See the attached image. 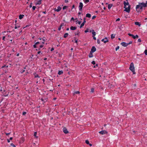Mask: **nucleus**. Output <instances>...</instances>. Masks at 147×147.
<instances>
[{
	"label": "nucleus",
	"mask_w": 147,
	"mask_h": 147,
	"mask_svg": "<svg viewBox=\"0 0 147 147\" xmlns=\"http://www.w3.org/2000/svg\"><path fill=\"white\" fill-rule=\"evenodd\" d=\"M75 7V5H72V9H73V8H74Z\"/></svg>",
	"instance_id": "62"
},
{
	"label": "nucleus",
	"mask_w": 147,
	"mask_h": 147,
	"mask_svg": "<svg viewBox=\"0 0 147 147\" xmlns=\"http://www.w3.org/2000/svg\"><path fill=\"white\" fill-rule=\"evenodd\" d=\"M20 27V26L19 25H18L17 24H15L14 28L16 29Z\"/></svg>",
	"instance_id": "19"
},
{
	"label": "nucleus",
	"mask_w": 147,
	"mask_h": 147,
	"mask_svg": "<svg viewBox=\"0 0 147 147\" xmlns=\"http://www.w3.org/2000/svg\"><path fill=\"white\" fill-rule=\"evenodd\" d=\"M92 36L94 37L96 35V32L94 30H92Z\"/></svg>",
	"instance_id": "17"
},
{
	"label": "nucleus",
	"mask_w": 147,
	"mask_h": 147,
	"mask_svg": "<svg viewBox=\"0 0 147 147\" xmlns=\"http://www.w3.org/2000/svg\"><path fill=\"white\" fill-rule=\"evenodd\" d=\"M92 63L93 65H95V62L94 61H93L92 62Z\"/></svg>",
	"instance_id": "41"
},
{
	"label": "nucleus",
	"mask_w": 147,
	"mask_h": 147,
	"mask_svg": "<svg viewBox=\"0 0 147 147\" xmlns=\"http://www.w3.org/2000/svg\"><path fill=\"white\" fill-rule=\"evenodd\" d=\"M93 37V38L94 39V40H96V38L95 37V36H94V37Z\"/></svg>",
	"instance_id": "59"
},
{
	"label": "nucleus",
	"mask_w": 147,
	"mask_h": 147,
	"mask_svg": "<svg viewBox=\"0 0 147 147\" xmlns=\"http://www.w3.org/2000/svg\"><path fill=\"white\" fill-rule=\"evenodd\" d=\"M61 9V7L60 6H58L57 7V9H56V8H55L54 10L55 11H57V12H59L60 11Z\"/></svg>",
	"instance_id": "11"
},
{
	"label": "nucleus",
	"mask_w": 147,
	"mask_h": 147,
	"mask_svg": "<svg viewBox=\"0 0 147 147\" xmlns=\"http://www.w3.org/2000/svg\"><path fill=\"white\" fill-rule=\"evenodd\" d=\"M11 145L13 147H16V146L13 143L11 144Z\"/></svg>",
	"instance_id": "34"
},
{
	"label": "nucleus",
	"mask_w": 147,
	"mask_h": 147,
	"mask_svg": "<svg viewBox=\"0 0 147 147\" xmlns=\"http://www.w3.org/2000/svg\"><path fill=\"white\" fill-rule=\"evenodd\" d=\"M63 73V71L62 70L59 71L58 72V74L59 75H60L62 74Z\"/></svg>",
	"instance_id": "21"
},
{
	"label": "nucleus",
	"mask_w": 147,
	"mask_h": 147,
	"mask_svg": "<svg viewBox=\"0 0 147 147\" xmlns=\"http://www.w3.org/2000/svg\"><path fill=\"white\" fill-rule=\"evenodd\" d=\"M41 3V0H40L37 1L36 4L38 5H40Z\"/></svg>",
	"instance_id": "20"
},
{
	"label": "nucleus",
	"mask_w": 147,
	"mask_h": 147,
	"mask_svg": "<svg viewBox=\"0 0 147 147\" xmlns=\"http://www.w3.org/2000/svg\"><path fill=\"white\" fill-rule=\"evenodd\" d=\"M129 69L133 72L134 74H135L134 67V64L133 63H131L130 64Z\"/></svg>",
	"instance_id": "1"
},
{
	"label": "nucleus",
	"mask_w": 147,
	"mask_h": 147,
	"mask_svg": "<svg viewBox=\"0 0 147 147\" xmlns=\"http://www.w3.org/2000/svg\"><path fill=\"white\" fill-rule=\"evenodd\" d=\"M8 95V94H6L5 95L4 94H3L2 95V96H4V97H6V96H7Z\"/></svg>",
	"instance_id": "32"
},
{
	"label": "nucleus",
	"mask_w": 147,
	"mask_h": 147,
	"mask_svg": "<svg viewBox=\"0 0 147 147\" xmlns=\"http://www.w3.org/2000/svg\"><path fill=\"white\" fill-rule=\"evenodd\" d=\"M101 41L104 42L105 43H106L109 42V40L107 37H106L105 38L102 39L101 40Z\"/></svg>",
	"instance_id": "6"
},
{
	"label": "nucleus",
	"mask_w": 147,
	"mask_h": 147,
	"mask_svg": "<svg viewBox=\"0 0 147 147\" xmlns=\"http://www.w3.org/2000/svg\"><path fill=\"white\" fill-rule=\"evenodd\" d=\"M120 20V18H118L116 20V21H119Z\"/></svg>",
	"instance_id": "56"
},
{
	"label": "nucleus",
	"mask_w": 147,
	"mask_h": 147,
	"mask_svg": "<svg viewBox=\"0 0 147 147\" xmlns=\"http://www.w3.org/2000/svg\"><path fill=\"white\" fill-rule=\"evenodd\" d=\"M67 7L66 6H64L63 7V10H64V9H66V8H67Z\"/></svg>",
	"instance_id": "37"
},
{
	"label": "nucleus",
	"mask_w": 147,
	"mask_h": 147,
	"mask_svg": "<svg viewBox=\"0 0 147 147\" xmlns=\"http://www.w3.org/2000/svg\"><path fill=\"white\" fill-rule=\"evenodd\" d=\"M40 48H42L43 47V45H41L40 46H39Z\"/></svg>",
	"instance_id": "47"
},
{
	"label": "nucleus",
	"mask_w": 147,
	"mask_h": 147,
	"mask_svg": "<svg viewBox=\"0 0 147 147\" xmlns=\"http://www.w3.org/2000/svg\"><path fill=\"white\" fill-rule=\"evenodd\" d=\"M77 27H76L71 26L70 27V29L71 30H75L76 29Z\"/></svg>",
	"instance_id": "12"
},
{
	"label": "nucleus",
	"mask_w": 147,
	"mask_h": 147,
	"mask_svg": "<svg viewBox=\"0 0 147 147\" xmlns=\"http://www.w3.org/2000/svg\"><path fill=\"white\" fill-rule=\"evenodd\" d=\"M30 25H26L24 28H25L27 27H29Z\"/></svg>",
	"instance_id": "60"
},
{
	"label": "nucleus",
	"mask_w": 147,
	"mask_h": 147,
	"mask_svg": "<svg viewBox=\"0 0 147 147\" xmlns=\"http://www.w3.org/2000/svg\"><path fill=\"white\" fill-rule=\"evenodd\" d=\"M144 52L145 55H147V49L145 50Z\"/></svg>",
	"instance_id": "36"
},
{
	"label": "nucleus",
	"mask_w": 147,
	"mask_h": 147,
	"mask_svg": "<svg viewBox=\"0 0 147 147\" xmlns=\"http://www.w3.org/2000/svg\"><path fill=\"white\" fill-rule=\"evenodd\" d=\"M68 33H66L64 34V36H63V37L64 38H66L68 36Z\"/></svg>",
	"instance_id": "22"
},
{
	"label": "nucleus",
	"mask_w": 147,
	"mask_h": 147,
	"mask_svg": "<svg viewBox=\"0 0 147 147\" xmlns=\"http://www.w3.org/2000/svg\"><path fill=\"white\" fill-rule=\"evenodd\" d=\"M115 35L113 34H112L111 36V39H113L115 38Z\"/></svg>",
	"instance_id": "27"
},
{
	"label": "nucleus",
	"mask_w": 147,
	"mask_h": 147,
	"mask_svg": "<svg viewBox=\"0 0 147 147\" xmlns=\"http://www.w3.org/2000/svg\"><path fill=\"white\" fill-rule=\"evenodd\" d=\"M64 23H62V24H61V25H60V26L61 27L62 26H64Z\"/></svg>",
	"instance_id": "50"
},
{
	"label": "nucleus",
	"mask_w": 147,
	"mask_h": 147,
	"mask_svg": "<svg viewBox=\"0 0 147 147\" xmlns=\"http://www.w3.org/2000/svg\"><path fill=\"white\" fill-rule=\"evenodd\" d=\"M85 142L86 144H89V141L88 140H86L85 141Z\"/></svg>",
	"instance_id": "30"
},
{
	"label": "nucleus",
	"mask_w": 147,
	"mask_h": 147,
	"mask_svg": "<svg viewBox=\"0 0 147 147\" xmlns=\"http://www.w3.org/2000/svg\"><path fill=\"white\" fill-rule=\"evenodd\" d=\"M99 133L102 135H103L107 133V132L106 130H102L99 132Z\"/></svg>",
	"instance_id": "5"
},
{
	"label": "nucleus",
	"mask_w": 147,
	"mask_h": 147,
	"mask_svg": "<svg viewBox=\"0 0 147 147\" xmlns=\"http://www.w3.org/2000/svg\"><path fill=\"white\" fill-rule=\"evenodd\" d=\"M96 51V48L94 46H93L92 47V48L91 49V50L90 51L91 53H93L94 52Z\"/></svg>",
	"instance_id": "8"
},
{
	"label": "nucleus",
	"mask_w": 147,
	"mask_h": 147,
	"mask_svg": "<svg viewBox=\"0 0 147 147\" xmlns=\"http://www.w3.org/2000/svg\"><path fill=\"white\" fill-rule=\"evenodd\" d=\"M63 132L65 134L68 133L69 132L66 128L64 127L63 129Z\"/></svg>",
	"instance_id": "9"
},
{
	"label": "nucleus",
	"mask_w": 147,
	"mask_h": 147,
	"mask_svg": "<svg viewBox=\"0 0 147 147\" xmlns=\"http://www.w3.org/2000/svg\"><path fill=\"white\" fill-rule=\"evenodd\" d=\"M88 31H89V29H88V28H87L86 30L85 31V32L86 33V32H88Z\"/></svg>",
	"instance_id": "35"
},
{
	"label": "nucleus",
	"mask_w": 147,
	"mask_h": 147,
	"mask_svg": "<svg viewBox=\"0 0 147 147\" xmlns=\"http://www.w3.org/2000/svg\"><path fill=\"white\" fill-rule=\"evenodd\" d=\"M75 34L76 35H79L80 34V32L78 31L76 33V32H75Z\"/></svg>",
	"instance_id": "29"
},
{
	"label": "nucleus",
	"mask_w": 147,
	"mask_h": 147,
	"mask_svg": "<svg viewBox=\"0 0 147 147\" xmlns=\"http://www.w3.org/2000/svg\"><path fill=\"white\" fill-rule=\"evenodd\" d=\"M132 41H130L129 43H127L128 45H130V44H131L132 43Z\"/></svg>",
	"instance_id": "53"
},
{
	"label": "nucleus",
	"mask_w": 147,
	"mask_h": 147,
	"mask_svg": "<svg viewBox=\"0 0 147 147\" xmlns=\"http://www.w3.org/2000/svg\"><path fill=\"white\" fill-rule=\"evenodd\" d=\"M119 49V46H117L115 49L116 51H117L118 49Z\"/></svg>",
	"instance_id": "38"
},
{
	"label": "nucleus",
	"mask_w": 147,
	"mask_h": 147,
	"mask_svg": "<svg viewBox=\"0 0 147 147\" xmlns=\"http://www.w3.org/2000/svg\"><path fill=\"white\" fill-rule=\"evenodd\" d=\"M96 16H93L92 17V19H95L96 18Z\"/></svg>",
	"instance_id": "42"
},
{
	"label": "nucleus",
	"mask_w": 147,
	"mask_h": 147,
	"mask_svg": "<svg viewBox=\"0 0 147 147\" xmlns=\"http://www.w3.org/2000/svg\"><path fill=\"white\" fill-rule=\"evenodd\" d=\"M84 25V23H82L81 25L80 26V28H81L82 27H83Z\"/></svg>",
	"instance_id": "31"
},
{
	"label": "nucleus",
	"mask_w": 147,
	"mask_h": 147,
	"mask_svg": "<svg viewBox=\"0 0 147 147\" xmlns=\"http://www.w3.org/2000/svg\"><path fill=\"white\" fill-rule=\"evenodd\" d=\"M138 42H141V40L140 38L138 39Z\"/></svg>",
	"instance_id": "46"
},
{
	"label": "nucleus",
	"mask_w": 147,
	"mask_h": 147,
	"mask_svg": "<svg viewBox=\"0 0 147 147\" xmlns=\"http://www.w3.org/2000/svg\"><path fill=\"white\" fill-rule=\"evenodd\" d=\"M124 6H126H126L127 5H129V3L128 2L126 3L125 2V1H124Z\"/></svg>",
	"instance_id": "14"
},
{
	"label": "nucleus",
	"mask_w": 147,
	"mask_h": 147,
	"mask_svg": "<svg viewBox=\"0 0 147 147\" xmlns=\"http://www.w3.org/2000/svg\"><path fill=\"white\" fill-rule=\"evenodd\" d=\"M35 78H40V77L37 74H36L35 75Z\"/></svg>",
	"instance_id": "33"
},
{
	"label": "nucleus",
	"mask_w": 147,
	"mask_h": 147,
	"mask_svg": "<svg viewBox=\"0 0 147 147\" xmlns=\"http://www.w3.org/2000/svg\"><path fill=\"white\" fill-rule=\"evenodd\" d=\"M135 24L136 25H138L139 26H140L141 25L138 22H136L135 23Z\"/></svg>",
	"instance_id": "23"
},
{
	"label": "nucleus",
	"mask_w": 147,
	"mask_h": 147,
	"mask_svg": "<svg viewBox=\"0 0 147 147\" xmlns=\"http://www.w3.org/2000/svg\"><path fill=\"white\" fill-rule=\"evenodd\" d=\"M10 134V133H5L6 135L7 136L8 135Z\"/></svg>",
	"instance_id": "58"
},
{
	"label": "nucleus",
	"mask_w": 147,
	"mask_h": 147,
	"mask_svg": "<svg viewBox=\"0 0 147 147\" xmlns=\"http://www.w3.org/2000/svg\"><path fill=\"white\" fill-rule=\"evenodd\" d=\"M128 35H129V36H131V37H132V34H131L130 33H128Z\"/></svg>",
	"instance_id": "54"
},
{
	"label": "nucleus",
	"mask_w": 147,
	"mask_h": 147,
	"mask_svg": "<svg viewBox=\"0 0 147 147\" xmlns=\"http://www.w3.org/2000/svg\"><path fill=\"white\" fill-rule=\"evenodd\" d=\"M6 67V65H4V66H2L1 67V68H3L4 67Z\"/></svg>",
	"instance_id": "63"
},
{
	"label": "nucleus",
	"mask_w": 147,
	"mask_h": 147,
	"mask_svg": "<svg viewBox=\"0 0 147 147\" xmlns=\"http://www.w3.org/2000/svg\"><path fill=\"white\" fill-rule=\"evenodd\" d=\"M26 114V113L25 112H23L22 114L23 115H25Z\"/></svg>",
	"instance_id": "43"
},
{
	"label": "nucleus",
	"mask_w": 147,
	"mask_h": 147,
	"mask_svg": "<svg viewBox=\"0 0 147 147\" xmlns=\"http://www.w3.org/2000/svg\"><path fill=\"white\" fill-rule=\"evenodd\" d=\"M33 46V47L34 48H36L37 47H36V44H35Z\"/></svg>",
	"instance_id": "44"
},
{
	"label": "nucleus",
	"mask_w": 147,
	"mask_h": 147,
	"mask_svg": "<svg viewBox=\"0 0 147 147\" xmlns=\"http://www.w3.org/2000/svg\"><path fill=\"white\" fill-rule=\"evenodd\" d=\"M2 91V88L1 87V84H0V91Z\"/></svg>",
	"instance_id": "57"
},
{
	"label": "nucleus",
	"mask_w": 147,
	"mask_h": 147,
	"mask_svg": "<svg viewBox=\"0 0 147 147\" xmlns=\"http://www.w3.org/2000/svg\"><path fill=\"white\" fill-rule=\"evenodd\" d=\"M26 69V67H24L23 68V69L21 71V73H22L25 71V69Z\"/></svg>",
	"instance_id": "26"
},
{
	"label": "nucleus",
	"mask_w": 147,
	"mask_h": 147,
	"mask_svg": "<svg viewBox=\"0 0 147 147\" xmlns=\"http://www.w3.org/2000/svg\"><path fill=\"white\" fill-rule=\"evenodd\" d=\"M75 42L76 43H77L78 42V41H77V40H75Z\"/></svg>",
	"instance_id": "64"
},
{
	"label": "nucleus",
	"mask_w": 147,
	"mask_h": 147,
	"mask_svg": "<svg viewBox=\"0 0 147 147\" xmlns=\"http://www.w3.org/2000/svg\"><path fill=\"white\" fill-rule=\"evenodd\" d=\"M91 15L90 14H89V13H88L86 14V17L90 18L91 17Z\"/></svg>",
	"instance_id": "16"
},
{
	"label": "nucleus",
	"mask_w": 147,
	"mask_h": 147,
	"mask_svg": "<svg viewBox=\"0 0 147 147\" xmlns=\"http://www.w3.org/2000/svg\"><path fill=\"white\" fill-rule=\"evenodd\" d=\"M84 21H83V23H84V24H85V23H86V20H86L85 18H84Z\"/></svg>",
	"instance_id": "45"
},
{
	"label": "nucleus",
	"mask_w": 147,
	"mask_h": 147,
	"mask_svg": "<svg viewBox=\"0 0 147 147\" xmlns=\"http://www.w3.org/2000/svg\"><path fill=\"white\" fill-rule=\"evenodd\" d=\"M81 21H78V23L79 24H80L81 23Z\"/></svg>",
	"instance_id": "61"
},
{
	"label": "nucleus",
	"mask_w": 147,
	"mask_h": 147,
	"mask_svg": "<svg viewBox=\"0 0 147 147\" xmlns=\"http://www.w3.org/2000/svg\"><path fill=\"white\" fill-rule=\"evenodd\" d=\"M97 43L98 44H100V41L99 39H98L97 40Z\"/></svg>",
	"instance_id": "40"
},
{
	"label": "nucleus",
	"mask_w": 147,
	"mask_h": 147,
	"mask_svg": "<svg viewBox=\"0 0 147 147\" xmlns=\"http://www.w3.org/2000/svg\"><path fill=\"white\" fill-rule=\"evenodd\" d=\"M98 66V64H96L95 65H94V68H96V67H97Z\"/></svg>",
	"instance_id": "52"
},
{
	"label": "nucleus",
	"mask_w": 147,
	"mask_h": 147,
	"mask_svg": "<svg viewBox=\"0 0 147 147\" xmlns=\"http://www.w3.org/2000/svg\"><path fill=\"white\" fill-rule=\"evenodd\" d=\"M94 89L93 88H91V92H94Z\"/></svg>",
	"instance_id": "48"
},
{
	"label": "nucleus",
	"mask_w": 147,
	"mask_h": 147,
	"mask_svg": "<svg viewBox=\"0 0 147 147\" xmlns=\"http://www.w3.org/2000/svg\"><path fill=\"white\" fill-rule=\"evenodd\" d=\"M83 4L82 2H80L79 3V10L80 11H82L83 7Z\"/></svg>",
	"instance_id": "4"
},
{
	"label": "nucleus",
	"mask_w": 147,
	"mask_h": 147,
	"mask_svg": "<svg viewBox=\"0 0 147 147\" xmlns=\"http://www.w3.org/2000/svg\"><path fill=\"white\" fill-rule=\"evenodd\" d=\"M113 6L112 4H109L108 5V8L109 9H110Z\"/></svg>",
	"instance_id": "18"
},
{
	"label": "nucleus",
	"mask_w": 147,
	"mask_h": 147,
	"mask_svg": "<svg viewBox=\"0 0 147 147\" xmlns=\"http://www.w3.org/2000/svg\"><path fill=\"white\" fill-rule=\"evenodd\" d=\"M40 43V42H37L35 44L36 45H38V44H39Z\"/></svg>",
	"instance_id": "49"
},
{
	"label": "nucleus",
	"mask_w": 147,
	"mask_h": 147,
	"mask_svg": "<svg viewBox=\"0 0 147 147\" xmlns=\"http://www.w3.org/2000/svg\"><path fill=\"white\" fill-rule=\"evenodd\" d=\"M37 134V132H34V137L35 138H38V136H37L36 135Z\"/></svg>",
	"instance_id": "24"
},
{
	"label": "nucleus",
	"mask_w": 147,
	"mask_h": 147,
	"mask_svg": "<svg viewBox=\"0 0 147 147\" xmlns=\"http://www.w3.org/2000/svg\"><path fill=\"white\" fill-rule=\"evenodd\" d=\"M89 0H85L84 1V2L85 3H87L88 2H89Z\"/></svg>",
	"instance_id": "28"
},
{
	"label": "nucleus",
	"mask_w": 147,
	"mask_h": 147,
	"mask_svg": "<svg viewBox=\"0 0 147 147\" xmlns=\"http://www.w3.org/2000/svg\"><path fill=\"white\" fill-rule=\"evenodd\" d=\"M139 4H141V5H142L143 6V7H146L147 6V1H146V3H139Z\"/></svg>",
	"instance_id": "7"
},
{
	"label": "nucleus",
	"mask_w": 147,
	"mask_h": 147,
	"mask_svg": "<svg viewBox=\"0 0 147 147\" xmlns=\"http://www.w3.org/2000/svg\"><path fill=\"white\" fill-rule=\"evenodd\" d=\"M143 6L141 5V4L137 5L136 6V9L138 12L139 11V10H138V9L140 8V9H142Z\"/></svg>",
	"instance_id": "2"
},
{
	"label": "nucleus",
	"mask_w": 147,
	"mask_h": 147,
	"mask_svg": "<svg viewBox=\"0 0 147 147\" xmlns=\"http://www.w3.org/2000/svg\"><path fill=\"white\" fill-rule=\"evenodd\" d=\"M61 27L60 26L59 28H58V30L59 31H60V30H61Z\"/></svg>",
	"instance_id": "51"
},
{
	"label": "nucleus",
	"mask_w": 147,
	"mask_h": 147,
	"mask_svg": "<svg viewBox=\"0 0 147 147\" xmlns=\"http://www.w3.org/2000/svg\"><path fill=\"white\" fill-rule=\"evenodd\" d=\"M128 35H129V36H131V37H132V34H131L130 33H128Z\"/></svg>",
	"instance_id": "55"
},
{
	"label": "nucleus",
	"mask_w": 147,
	"mask_h": 147,
	"mask_svg": "<svg viewBox=\"0 0 147 147\" xmlns=\"http://www.w3.org/2000/svg\"><path fill=\"white\" fill-rule=\"evenodd\" d=\"M121 45L124 47H126L128 45V43H125V42H122L121 43Z\"/></svg>",
	"instance_id": "10"
},
{
	"label": "nucleus",
	"mask_w": 147,
	"mask_h": 147,
	"mask_svg": "<svg viewBox=\"0 0 147 147\" xmlns=\"http://www.w3.org/2000/svg\"><path fill=\"white\" fill-rule=\"evenodd\" d=\"M35 8H36V7L35 6H33L32 7V9L33 10H35Z\"/></svg>",
	"instance_id": "39"
},
{
	"label": "nucleus",
	"mask_w": 147,
	"mask_h": 147,
	"mask_svg": "<svg viewBox=\"0 0 147 147\" xmlns=\"http://www.w3.org/2000/svg\"><path fill=\"white\" fill-rule=\"evenodd\" d=\"M124 8H125L124 11L128 12L129 13L130 11V5H129L127 7L126 6H124Z\"/></svg>",
	"instance_id": "3"
},
{
	"label": "nucleus",
	"mask_w": 147,
	"mask_h": 147,
	"mask_svg": "<svg viewBox=\"0 0 147 147\" xmlns=\"http://www.w3.org/2000/svg\"><path fill=\"white\" fill-rule=\"evenodd\" d=\"M131 37L133 38L134 39H135L136 38H138V36L137 35H136L135 36L133 34H132Z\"/></svg>",
	"instance_id": "13"
},
{
	"label": "nucleus",
	"mask_w": 147,
	"mask_h": 147,
	"mask_svg": "<svg viewBox=\"0 0 147 147\" xmlns=\"http://www.w3.org/2000/svg\"><path fill=\"white\" fill-rule=\"evenodd\" d=\"M92 53H91V52L90 51V54H89V57L91 58V57H93Z\"/></svg>",
	"instance_id": "25"
},
{
	"label": "nucleus",
	"mask_w": 147,
	"mask_h": 147,
	"mask_svg": "<svg viewBox=\"0 0 147 147\" xmlns=\"http://www.w3.org/2000/svg\"><path fill=\"white\" fill-rule=\"evenodd\" d=\"M24 16V15H20L19 16V18L21 20L23 18Z\"/></svg>",
	"instance_id": "15"
}]
</instances>
